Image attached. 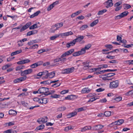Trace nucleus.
Here are the masks:
<instances>
[{
	"label": "nucleus",
	"instance_id": "1",
	"mask_svg": "<svg viewBox=\"0 0 133 133\" xmlns=\"http://www.w3.org/2000/svg\"><path fill=\"white\" fill-rule=\"evenodd\" d=\"M74 49H72L65 52L60 57H57L54 60V62L55 63L60 61L64 62L66 61V58L65 57L71 54L74 52Z\"/></svg>",
	"mask_w": 133,
	"mask_h": 133
},
{
	"label": "nucleus",
	"instance_id": "2",
	"mask_svg": "<svg viewBox=\"0 0 133 133\" xmlns=\"http://www.w3.org/2000/svg\"><path fill=\"white\" fill-rule=\"evenodd\" d=\"M119 83V81L118 80L114 81L110 83L109 87L111 89H114L118 87Z\"/></svg>",
	"mask_w": 133,
	"mask_h": 133
},
{
	"label": "nucleus",
	"instance_id": "3",
	"mask_svg": "<svg viewBox=\"0 0 133 133\" xmlns=\"http://www.w3.org/2000/svg\"><path fill=\"white\" fill-rule=\"evenodd\" d=\"M48 88L44 87L38 89L39 93L43 94L42 95H44L45 96L46 95V94H48Z\"/></svg>",
	"mask_w": 133,
	"mask_h": 133
},
{
	"label": "nucleus",
	"instance_id": "4",
	"mask_svg": "<svg viewBox=\"0 0 133 133\" xmlns=\"http://www.w3.org/2000/svg\"><path fill=\"white\" fill-rule=\"evenodd\" d=\"M75 69L74 67L68 68L63 70L62 73L63 74H68L73 72Z\"/></svg>",
	"mask_w": 133,
	"mask_h": 133
},
{
	"label": "nucleus",
	"instance_id": "5",
	"mask_svg": "<svg viewBox=\"0 0 133 133\" xmlns=\"http://www.w3.org/2000/svg\"><path fill=\"white\" fill-rule=\"evenodd\" d=\"M129 14V12L128 11H124L120 14V15L116 16L115 17V19H120L124 17L127 16Z\"/></svg>",
	"mask_w": 133,
	"mask_h": 133
},
{
	"label": "nucleus",
	"instance_id": "6",
	"mask_svg": "<svg viewBox=\"0 0 133 133\" xmlns=\"http://www.w3.org/2000/svg\"><path fill=\"white\" fill-rule=\"evenodd\" d=\"M27 78L26 76H24L23 77H19L14 79V82L15 83H17L21 82L25 80Z\"/></svg>",
	"mask_w": 133,
	"mask_h": 133
},
{
	"label": "nucleus",
	"instance_id": "7",
	"mask_svg": "<svg viewBox=\"0 0 133 133\" xmlns=\"http://www.w3.org/2000/svg\"><path fill=\"white\" fill-rule=\"evenodd\" d=\"M124 120L122 119H119L117 121H115L114 122L112 123L111 124H110V125L111 126L112 125H120L123 123L124 122Z\"/></svg>",
	"mask_w": 133,
	"mask_h": 133
},
{
	"label": "nucleus",
	"instance_id": "8",
	"mask_svg": "<svg viewBox=\"0 0 133 133\" xmlns=\"http://www.w3.org/2000/svg\"><path fill=\"white\" fill-rule=\"evenodd\" d=\"M47 118L46 116L44 117V118H41L37 120V122L40 124L44 123L47 122Z\"/></svg>",
	"mask_w": 133,
	"mask_h": 133
},
{
	"label": "nucleus",
	"instance_id": "9",
	"mask_svg": "<svg viewBox=\"0 0 133 133\" xmlns=\"http://www.w3.org/2000/svg\"><path fill=\"white\" fill-rule=\"evenodd\" d=\"M31 22H28L25 25L22 26L21 29L20 31V32H22L27 29L31 25Z\"/></svg>",
	"mask_w": 133,
	"mask_h": 133
},
{
	"label": "nucleus",
	"instance_id": "10",
	"mask_svg": "<svg viewBox=\"0 0 133 133\" xmlns=\"http://www.w3.org/2000/svg\"><path fill=\"white\" fill-rule=\"evenodd\" d=\"M76 98V95H68L67 97H65V99L69 100H73Z\"/></svg>",
	"mask_w": 133,
	"mask_h": 133
},
{
	"label": "nucleus",
	"instance_id": "11",
	"mask_svg": "<svg viewBox=\"0 0 133 133\" xmlns=\"http://www.w3.org/2000/svg\"><path fill=\"white\" fill-rule=\"evenodd\" d=\"M84 54V53L81 49L80 51L74 53L72 54V55L76 57Z\"/></svg>",
	"mask_w": 133,
	"mask_h": 133
},
{
	"label": "nucleus",
	"instance_id": "12",
	"mask_svg": "<svg viewBox=\"0 0 133 133\" xmlns=\"http://www.w3.org/2000/svg\"><path fill=\"white\" fill-rule=\"evenodd\" d=\"M84 38V37L83 36L78 35L77 37L74 39L75 42H81Z\"/></svg>",
	"mask_w": 133,
	"mask_h": 133
},
{
	"label": "nucleus",
	"instance_id": "13",
	"mask_svg": "<svg viewBox=\"0 0 133 133\" xmlns=\"http://www.w3.org/2000/svg\"><path fill=\"white\" fill-rule=\"evenodd\" d=\"M48 71L47 70H44L42 72V76H44L42 77L43 79H47L48 78Z\"/></svg>",
	"mask_w": 133,
	"mask_h": 133
},
{
	"label": "nucleus",
	"instance_id": "14",
	"mask_svg": "<svg viewBox=\"0 0 133 133\" xmlns=\"http://www.w3.org/2000/svg\"><path fill=\"white\" fill-rule=\"evenodd\" d=\"M106 3L107 5L106 7L107 8L111 7L113 5L112 0H108L106 2Z\"/></svg>",
	"mask_w": 133,
	"mask_h": 133
},
{
	"label": "nucleus",
	"instance_id": "15",
	"mask_svg": "<svg viewBox=\"0 0 133 133\" xmlns=\"http://www.w3.org/2000/svg\"><path fill=\"white\" fill-rule=\"evenodd\" d=\"M63 25V24L62 22H61L60 23H58L55 24V27H56V29H55V30L51 31V32H54L55 31L57 30L58 28H59L61 27H62Z\"/></svg>",
	"mask_w": 133,
	"mask_h": 133
},
{
	"label": "nucleus",
	"instance_id": "16",
	"mask_svg": "<svg viewBox=\"0 0 133 133\" xmlns=\"http://www.w3.org/2000/svg\"><path fill=\"white\" fill-rule=\"evenodd\" d=\"M91 90L88 88H85L82 89L81 92L82 93H88L90 92Z\"/></svg>",
	"mask_w": 133,
	"mask_h": 133
},
{
	"label": "nucleus",
	"instance_id": "17",
	"mask_svg": "<svg viewBox=\"0 0 133 133\" xmlns=\"http://www.w3.org/2000/svg\"><path fill=\"white\" fill-rule=\"evenodd\" d=\"M73 34L72 32L70 31L66 32L60 34L61 37L67 36L70 35H71Z\"/></svg>",
	"mask_w": 133,
	"mask_h": 133
},
{
	"label": "nucleus",
	"instance_id": "18",
	"mask_svg": "<svg viewBox=\"0 0 133 133\" xmlns=\"http://www.w3.org/2000/svg\"><path fill=\"white\" fill-rule=\"evenodd\" d=\"M76 43L75 41L73 40L69 43H67L66 44V47L67 48H70L71 46H74Z\"/></svg>",
	"mask_w": 133,
	"mask_h": 133
},
{
	"label": "nucleus",
	"instance_id": "19",
	"mask_svg": "<svg viewBox=\"0 0 133 133\" xmlns=\"http://www.w3.org/2000/svg\"><path fill=\"white\" fill-rule=\"evenodd\" d=\"M103 127V126L98 125H96L93 127V129L94 130H98L102 129Z\"/></svg>",
	"mask_w": 133,
	"mask_h": 133
},
{
	"label": "nucleus",
	"instance_id": "20",
	"mask_svg": "<svg viewBox=\"0 0 133 133\" xmlns=\"http://www.w3.org/2000/svg\"><path fill=\"white\" fill-rule=\"evenodd\" d=\"M91 45L90 44H88L87 45H86L84 48L82 49L84 54L86 52V50L88 49L91 47Z\"/></svg>",
	"mask_w": 133,
	"mask_h": 133
},
{
	"label": "nucleus",
	"instance_id": "21",
	"mask_svg": "<svg viewBox=\"0 0 133 133\" xmlns=\"http://www.w3.org/2000/svg\"><path fill=\"white\" fill-rule=\"evenodd\" d=\"M91 127L90 126H86L82 128L81 129V132H84L86 131L87 130L91 129Z\"/></svg>",
	"mask_w": 133,
	"mask_h": 133
},
{
	"label": "nucleus",
	"instance_id": "22",
	"mask_svg": "<svg viewBox=\"0 0 133 133\" xmlns=\"http://www.w3.org/2000/svg\"><path fill=\"white\" fill-rule=\"evenodd\" d=\"M48 101L47 98H41L40 101L39 102V103L45 104L48 102Z\"/></svg>",
	"mask_w": 133,
	"mask_h": 133
},
{
	"label": "nucleus",
	"instance_id": "23",
	"mask_svg": "<svg viewBox=\"0 0 133 133\" xmlns=\"http://www.w3.org/2000/svg\"><path fill=\"white\" fill-rule=\"evenodd\" d=\"M55 75V73L54 71H53L48 73V78L49 77L50 78H53Z\"/></svg>",
	"mask_w": 133,
	"mask_h": 133
},
{
	"label": "nucleus",
	"instance_id": "24",
	"mask_svg": "<svg viewBox=\"0 0 133 133\" xmlns=\"http://www.w3.org/2000/svg\"><path fill=\"white\" fill-rule=\"evenodd\" d=\"M82 12V10H80L76 11L73 14L71 15V17L73 18L76 15H78L79 14L81 13Z\"/></svg>",
	"mask_w": 133,
	"mask_h": 133
},
{
	"label": "nucleus",
	"instance_id": "25",
	"mask_svg": "<svg viewBox=\"0 0 133 133\" xmlns=\"http://www.w3.org/2000/svg\"><path fill=\"white\" fill-rule=\"evenodd\" d=\"M22 52V50H17L11 53V55L13 56L14 55H16Z\"/></svg>",
	"mask_w": 133,
	"mask_h": 133
},
{
	"label": "nucleus",
	"instance_id": "26",
	"mask_svg": "<svg viewBox=\"0 0 133 133\" xmlns=\"http://www.w3.org/2000/svg\"><path fill=\"white\" fill-rule=\"evenodd\" d=\"M40 13V11H38L35 13L34 14L31 15L30 16V18H33L34 17L37 16Z\"/></svg>",
	"mask_w": 133,
	"mask_h": 133
},
{
	"label": "nucleus",
	"instance_id": "27",
	"mask_svg": "<svg viewBox=\"0 0 133 133\" xmlns=\"http://www.w3.org/2000/svg\"><path fill=\"white\" fill-rule=\"evenodd\" d=\"M44 125L42 124L39 126L37 127L36 128L35 130H42L44 128Z\"/></svg>",
	"mask_w": 133,
	"mask_h": 133
},
{
	"label": "nucleus",
	"instance_id": "28",
	"mask_svg": "<svg viewBox=\"0 0 133 133\" xmlns=\"http://www.w3.org/2000/svg\"><path fill=\"white\" fill-rule=\"evenodd\" d=\"M98 22L99 21L98 19L95 20L90 24V26L91 27L93 26L96 25Z\"/></svg>",
	"mask_w": 133,
	"mask_h": 133
},
{
	"label": "nucleus",
	"instance_id": "29",
	"mask_svg": "<svg viewBox=\"0 0 133 133\" xmlns=\"http://www.w3.org/2000/svg\"><path fill=\"white\" fill-rule=\"evenodd\" d=\"M9 114L10 115H16L17 114V112L15 110H9Z\"/></svg>",
	"mask_w": 133,
	"mask_h": 133
},
{
	"label": "nucleus",
	"instance_id": "30",
	"mask_svg": "<svg viewBox=\"0 0 133 133\" xmlns=\"http://www.w3.org/2000/svg\"><path fill=\"white\" fill-rule=\"evenodd\" d=\"M60 35H61L60 34L59 35H55L54 36H53L50 37V39L51 40H54L56 39V38L58 37Z\"/></svg>",
	"mask_w": 133,
	"mask_h": 133
},
{
	"label": "nucleus",
	"instance_id": "31",
	"mask_svg": "<svg viewBox=\"0 0 133 133\" xmlns=\"http://www.w3.org/2000/svg\"><path fill=\"white\" fill-rule=\"evenodd\" d=\"M49 49H42L41 50H39L38 52L37 53L38 54H41L43 52H46L49 51Z\"/></svg>",
	"mask_w": 133,
	"mask_h": 133
},
{
	"label": "nucleus",
	"instance_id": "32",
	"mask_svg": "<svg viewBox=\"0 0 133 133\" xmlns=\"http://www.w3.org/2000/svg\"><path fill=\"white\" fill-rule=\"evenodd\" d=\"M42 76V72H39L36 75H35L34 76V77L36 79H39Z\"/></svg>",
	"mask_w": 133,
	"mask_h": 133
},
{
	"label": "nucleus",
	"instance_id": "33",
	"mask_svg": "<svg viewBox=\"0 0 133 133\" xmlns=\"http://www.w3.org/2000/svg\"><path fill=\"white\" fill-rule=\"evenodd\" d=\"M107 11V10L105 9H103L99 11L97 13V15H102L104 13Z\"/></svg>",
	"mask_w": 133,
	"mask_h": 133
},
{
	"label": "nucleus",
	"instance_id": "34",
	"mask_svg": "<svg viewBox=\"0 0 133 133\" xmlns=\"http://www.w3.org/2000/svg\"><path fill=\"white\" fill-rule=\"evenodd\" d=\"M88 26L86 24H85L82 25L80 28V30H81L83 31L85 29L88 28Z\"/></svg>",
	"mask_w": 133,
	"mask_h": 133
},
{
	"label": "nucleus",
	"instance_id": "35",
	"mask_svg": "<svg viewBox=\"0 0 133 133\" xmlns=\"http://www.w3.org/2000/svg\"><path fill=\"white\" fill-rule=\"evenodd\" d=\"M66 109V108L65 107H62L58 108L57 109V110L58 111H63L65 110Z\"/></svg>",
	"mask_w": 133,
	"mask_h": 133
},
{
	"label": "nucleus",
	"instance_id": "36",
	"mask_svg": "<svg viewBox=\"0 0 133 133\" xmlns=\"http://www.w3.org/2000/svg\"><path fill=\"white\" fill-rule=\"evenodd\" d=\"M98 67L100 68V69H101L106 68L108 67V65L106 64H102V65H98Z\"/></svg>",
	"mask_w": 133,
	"mask_h": 133
},
{
	"label": "nucleus",
	"instance_id": "37",
	"mask_svg": "<svg viewBox=\"0 0 133 133\" xmlns=\"http://www.w3.org/2000/svg\"><path fill=\"white\" fill-rule=\"evenodd\" d=\"M38 28V27L37 26V24H35L29 27V29L30 30H32Z\"/></svg>",
	"mask_w": 133,
	"mask_h": 133
},
{
	"label": "nucleus",
	"instance_id": "38",
	"mask_svg": "<svg viewBox=\"0 0 133 133\" xmlns=\"http://www.w3.org/2000/svg\"><path fill=\"white\" fill-rule=\"evenodd\" d=\"M12 64H8L5 65L3 66L2 68V69L3 70H5L7 68L11 66Z\"/></svg>",
	"mask_w": 133,
	"mask_h": 133
},
{
	"label": "nucleus",
	"instance_id": "39",
	"mask_svg": "<svg viewBox=\"0 0 133 133\" xmlns=\"http://www.w3.org/2000/svg\"><path fill=\"white\" fill-rule=\"evenodd\" d=\"M115 75V74L114 73H109L105 75L107 77H110L112 76H114Z\"/></svg>",
	"mask_w": 133,
	"mask_h": 133
},
{
	"label": "nucleus",
	"instance_id": "40",
	"mask_svg": "<svg viewBox=\"0 0 133 133\" xmlns=\"http://www.w3.org/2000/svg\"><path fill=\"white\" fill-rule=\"evenodd\" d=\"M51 80H48L43 81L41 82V84H51Z\"/></svg>",
	"mask_w": 133,
	"mask_h": 133
},
{
	"label": "nucleus",
	"instance_id": "41",
	"mask_svg": "<svg viewBox=\"0 0 133 133\" xmlns=\"http://www.w3.org/2000/svg\"><path fill=\"white\" fill-rule=\"evenodd\" d=\"M111 114V112L110 111H105L104 113V115L106 117L110 116Z\"/></svg>",
	"mask_w": 133,
	"mask_h": 133
},
{
	"label": "nucleus",
	"instance_id": "42",
	"mask_svg": "<svg viewBox=\"0 0 133 133\" xmlns=\"http://www.w3.org/2000/svg\"><path fill=\"white\" fill-rule=\"evenodd\" d=\"M124 9H128L131 7V6L128 4H124Z\"/></svg>",
	"mask_w": 133,
	"mask_h": 133
},
{
	"label": "nucleus",
	"instance_id": "43",
	"mask_svg": "<svg viewBox=\"0 0 133 133\" xmlns=\"http://www.w3.org/2000/svg\"><path fill=\"white\" fill-rule=\"evenodd\" d=\"M60 96L59 95L55 94L52 95L50 97L52 98H59Z\"/></svg>",
	"mask_w": 133,
	"mask_h": 133
},
{
	"label": "nucleus",
	"instance_id": "44",
	"mask_svg": "<svg viewBox=\"0 0 133 133\" xmlns=\"http://www.w3.org/2000/svg\"><path fill=\"white\" fill-rule=\"evenodd\" d=\"M24 67V66H23L19 65L16 67V70L17 71L21 69H23Z\"/></svg>",
	"mask_w": 133,
	"mask_h": 133
},
{
	"label": "nucleus",
	"instance_id": "45",
	"mask_svg": "<svg viewBox=\"0 0 133 133\" xmlns=\"http://www.w3.org/2000/svg\"><path fill=\"white\" fill-rule=\"evenodd\" d=\"M21 75L22 76H26V75H27L26 70H25L23 71H21Z\"/></svg>",
	"mask_w": 133,
	"mask_h": 133
},
{
	"label": "nucleus",
	"instance_id": "46",
	"mask_svg": "<svg viewBox=\"0 0 133 133\" xmlns=\"http://www.w3.org/2000/svg\"><path fill=\"white\" fill-rule=\"evenodd\" d=\"M86 107H83L80 108L78 109V111L79 112L81 111H83L86 109Z\"/></svg>",
	"mask_w": 133,
	"mask_h": 133
},
{
	"label": "nucleus",
	"instance_id": "47",
	"mask_svg": "<svg viewBox=\"0 0 133 133\" xmlns=\"http://www.w3.org/2000/svg\"><path fill=\"white\" fill-rule=\"evenodd\" d=\"M38 47V44H35L32 46H30L29 48V49H34L36 48H37Z\"/></svg>",
	"mask_w": 133,
	"mask_h": 133
},
{
	"label": "nucleus",
	"instance_id": "48",
	"mask_svg": "<svg viewBox=\"0 0 133 133\" xmlns=\"http://www.w3.org/2000/svg\"><path fill=\"white\" fill-rule=\"evenodd\" d=\"M105 46L108 49H109V50H111L113 48V46L112 45L110 44L106 45H105Z\"/></svg>",
	"mask_w": 133,
	"mask_h": 133
},
{
	"label": "nucleus",
	"instance_id": "49",
	"mask_svg": "<svg viewBox=\"0 0 133 133\" xmlns=\"http://www.w3.org/2000/svg\"><path fill=\"white\" fill-rule=\"evenodd\" d=\"M72 129V126L71 125H70L66 127L64 129V130L65 131H67Z\"/></svg>",
	"mask_w": 133,
	"mask_h": 133
},
{
	"label": "nucleus",
	"instance_id": "50",
	"mask_svg": "<svg viewBox=\"0 0 133 133\" xmlns=\"http://www.w3.org/2000/svg\"><path fill=\"white\" fill-rule=\"evenodd\" d=\"M82 64L83 65V66H84L90 65V63L88 61L83 62L82 63Z\"/></svg>",
	"mask_w": 133,
	"mask_h": 133
},
{
	"label": "nucleus",
	"instance_id": "51",
	"mask_svg": "<svg viewBox=\"0 0 133 133\" xmlns=\"http://www.w3.org/2000/svg\"><path fill=\"white\" fill-rule=\"evenodd\" d=\"M122 97H121L118 96L114 98V100L117 101L119 102L122 100Z\"/></svg>",
	"mask_w": 133,
	"mask_h": 133
},
{
	"label": "nucleus",
	"instance_id": "52",
	"mask_svg": "<svg viewBox=\"0 0 133 133\" xmlns=\"http://www.w3.org/2000/svg\"><path fill=\"white\" fill-rule=\"evenodd\" d=\"M30 66L31 68H36L38 66L36 63L31 65Z\"/></svg>",
	"mask_w": 133,
	"mask_h": 133
},
{
	"label": "nucleus",
	"instance_id": "53",
	"mask_svg": "<svg viewBox=\"0 0 133 133\" xmlns=\"http://www.w3.org/2000/svg\"><path fill=\"white\" fill-rule=\"evenodd\" d=\"M60 84H61L60 83L57 82L52 85V87H57L59 86L60 85Z\"/></svg>",
	"mask_w": 133,
	"mask_h": 133
},
{
	"label": "nucleus",
	"instance_id": "54",
	"mask_svg": "<svg viewBox=\"0 0 133 133\" xmlns=\"http://www.w3.org/2000/svg\"><path fill=\"white\" fill-rule=\"evenodd\" d=\"M106 58L110 59H113L115 58V56L108 55L107 56Z\"/></svg>",
	"mask_w": 133,
	"mask_h": 133
},
{
	"label": "nucleus",
	"instance_id": "55",
	"mask_svg": "<svg viewBox=\"0 0 133 133\" xmlns=\"http://www.w3.org/2000/svg\"><path fill=\"white\" fill-rule=\"evenodd\" d=\"M90 70H91L92 72L95 71L97 70L100 71V68L98 67V68H93L90 69Z\"/></svg>",
	"mask_w": 133,
	"mask_h": 133
},
{
	"label": "nucleus",
	"instance_id": "56",
	"mask_svg": "<svg viewBox=\"0 0 133 133\" xmlns=\"http://www.w3.org/2000/svg\"><path fill=\"white\" fill-rule=\"evenodd\" d=\"M133 94V90H131L128 92L126 94V95H129Z\"/></svg>",
	"mask_w": 133,
	"mask_h": 133
},
{
	"label": "nucleus",
	"instance_id": "57",
	"mask_svg": "<svg viewBox=\"0 0 133 133\" xmlns=\"http://www.w3.org/2000/svg\"><path fill=\"white\" fill-rule=\"evenodd\" d=\"M26 70L27 75L31 74L32 72L33 71L31 69H28Z\"/></svg>",
	"mask_w": 133,
	"mask_h": 133
},
{
	"label": "nucleus",
	"instance_id": "58",
	"mask_svg": "<svg viewBox=\"0 0 133 133\" xmlns=\"http://www.w3.org/2000/svg\"><path fill=\"white\" fill-rule=\"evenodd\" d=\"M41 98H38L35 97L34 98V100L35 101L38 102L39 103V102L40 101Z\"/></svg>",
	"mask_w": 133,
	"mask_h": 133
},
{
	"label": "nucleus",
	"instance_id": "59",
	"mask_svg": "<svg viewBox=\"0 0 133 133\" xmlns=\"http://www.w3.org/2000/svg\"><path fill=\"white\" fill-rule=\"evenodd\" d=\"M7 16L8 17H10L12 19H14V20L16 19L17 17V16L16 15H14L13 16H11L10 15H7Z\"/></svg>",
	"mask_w": 133,
	"mask_h": 133
},
{
	"label": "nucleus",
	"instance_id": "60",
	"mask_svg": "<svg viewBox=\"0 0 133 133\" xmlns=\"http://www.w3.org/2000/svg\"><path fill=\"white\" fill-rule=\"evenodd\" d=\"M104 90V89H102V88H99L97 89L96 91L98 92H100Z\"/></svg>",
	"mask_w": 133,
	"mask_h": 133
},
{
	"label": "nucleus",
	"instance_id": "61",
	"mask_svg": "<svg viewBox=\"0 0 133 133\" xmlns=\"http://www.w3.org/2000/svg\"><path fill=\"white\" fill-rule=\"evenodd\" d=\"M122 2H118L116 3L115 4V6H118L122 4Z\"/></svg>",
	"mask_w": 133,
	"mask_h": 133
},
{
	"label": "nucleus",
	"instance_id": "62",
	"mask_svg": "<svg viewBox=\"0 0 133 133\" xmlns=\"http://www.w3.org/2000/svg\"><path fill=\"white\" fill-rule=\"evenodd\" d=\"M109 62L110 63L115 64L117 63V61L116 60H113L109 61Z\"/></svg>",
	"mask_w": 133,
	"mask_h": 133
},
{
	"label": "nucleus",
	"instance_id": "63",
	"mask_svg": "<svg viewBox=\"0 0 133 133\" xmlns=\"http://www.w3.org/2000/svg\"><path fill=\"white\" fill-rule=\"evenodd\" d=\"M11 131L12 129H9L4 131L3 132V133H11L12 132Z\"/></svg>",
	"mask_w": 133,
	"mask_h": 133
},
{
	"label": "nucleus",
	"instance_id": "64",
	"mask_svg": "<svg viewBox=\"0 0 133 133\" xmlns=\"http://www.w3.org/2000/svg\"><path fill=\"white\" fill-rule=\"evenodd\" d=\"M53 6L51 4L48 7L47 10L48 11H49L53 9Z\"/></svg>",
	"mask_w": 133,
	"mask_h": 133
}]
</instances>
